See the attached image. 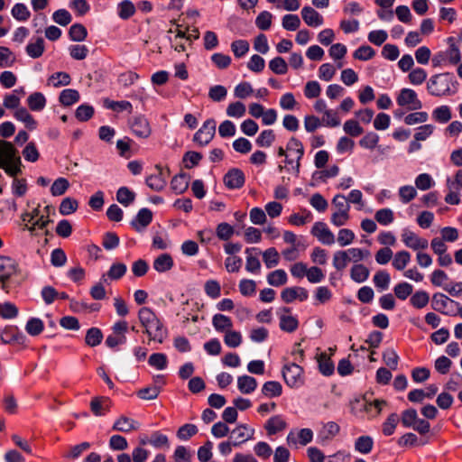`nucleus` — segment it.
I'll list each match as a JSON object with an SVG mask.
<instances>
[{"label":"nucleus","mask_w":462,"mask_h":462,"mask_svg":"<svg viewBox=\"0 0 462 462\" xmlns=\"http://www.w3.org/2000/svg\"><path fill=\"white\" fill-rule=\"evenodd\" d=\"M152 266L158 273L170 271L173 267V259L169 254H160L154 259Z\"/></svg>","instance_id":"nucleus-34"},{"label":"nucleus","mask_w":462,"mask_h":462,"mask_svg":"<svg viewBox=\"0 0 462 462\" xmlns=\"http://www.w3.org/2000/svg\"><path fill=\"white\" fill-rule=\"evenodd\" d=\"M245 106L240 101L230 103L226 107V115L230 117L240 118L245 115Z\"/></svg>","instance_id":"nucleus-62"},{"label":"nucleus","mask_w":462,"mask_h":462,"mask_svg":"<svg viewBox=\"0 0 462 462\" xmlns=\"http://www.w3.org/2000/svg\"><path fill=\"white\" fill-rule=\"evenodd\" d=\"M301 17L305 23L310 27H318L323 24V16L310 6H304L301 9Z\"/></svg>","instance_id":"nucleus-18"},{"label":"nucleus","mask_w":462,"mask_h":462,"mask_svg":"<svg viewBox=\"0 0 462 462\" xmlns=\"http://www.w3.org/2000/svg\"><path fill=\"white\" fill-rule=\"evenodd\" d=\"M254 430L253 429H248V427L245 424L238 425L236 429L232 430V435L236 436V439H239L236 442L233 443V446L237 447L240 444L245 442L248 439H253Z\"/></svg>","instance_id":"nucleus-31"},{"label":"nucleus","mask_w":462,"mask_h":462,"mask_svg":"<svg viewBox=\"0 0 462 462\" xmlns=\"http://www.w3.org/2000/svg\"><path fill=\"white\" fill-rule=\"evenodd\" d=\"M217 123L210 118L206 120L202 126L195 133L193 141L200 146H205L210 143L215 136Z\"/></svg>","instance_id":"nucleus-7"},{"label":"nucleus","mask_w":462,"mask_h":462,"mask_svg":"<svg viewBox=\"0 0 462 462\" xmlns=\"http://www.w3.org/2000/svg\"><path fill=\"white\" fill-rule=\"evenodd\" d=\"M282 393V386L277 381H268L262 387V393L268 398L278 397Z\"/></svg>","instance_id":"nucleus-38"},{"label":"nucleus","mask_w":462,"mask_h":462,"mask_svg":"<svg viewBox=\"0 0 462 462\" xmlns=\"http://www.w3.org/2000/svg\"><path fill=\"white\" fill-rule=\"evenodd\" d=\"M69 182L67 179L65 178H58L57 180H54V182L52 183L51 187V193L52 196H61L63 195L67 189H69Z\"/></svg>","instance_id":"nucleus-59"},{"label":"nucleus","mask_w":462,"mask_h":462,"mask_svg":"<svg viewBox=\"0 0 462 462\" xmlns=\"http://www.w3.org/2000/svg\"><path fill=\"white\" fill-rule=\"evenodd\" d=\"M350 257L348 253L345 251H337L333 255V266L337 271H343L346 266Z\"/></svg>","instance_id":"nucleus-57"},{"label":"nucleus","mask_w":462,"mask_h":462,"mask_svg":"<svg viewBox=\"0 0 462 462\" xmlns=\"http://www.w3.org/2000/svg\"><path fill=\"white\" fill-rule=\"evenodd\" d=\"M135 199V194L127 187H121L116 192L117 201L125 207L129 206Z\"/></svg>","instance_id":"nucleus-49"},{"label":"nucleus","mask_w":462,"mask_h":462,"mask_svg":"<svg viewBox=\"0 0 462 462\" xmlns=\"http://www.w3.org/2000/svg\"><path fill=\"white\" fill-rule=\"evenodd\" d=\"M160 392H161V388L159 386L151 385V386L140 389L136 393V395L142 400L151 401V400L156 399L158 397Z\"/></svg>","instance_id":"nucleus-54"},{"label":"nucleus","mask_w":462,"mask_h":462,"mask_svg":"<svg viewBox=\"0 0 462 462\" xmlns=\"http://www.w3.org/2000/svg\"><path fill=\"white\" fill-rule=\"evenodd\" d=\"M411 261V254L408 251L402 250L400 252H397L394 254V258L393 261V266L398 270L402 271L403 270L406 265Z\"/></svg>","instance_id":"nucleus-48"},{"label":"nucleus","mask_w":462,"mask_h":462,"mask_svg":"<svg viewBox=\"0 0 462 462\" xmlns=\"http://www.w3.org/2000/svg\"><path fill=\"white\" fill-rule=\"evenodd\" d=\"M130 127L134 134L139 138H148L152 134L150 124L143 116H134L130 121Z\"/></svg>","instance_id":"nucleus-12"},{"label":"nucleus","mask_w":462,"mask_h":462,"mask_svg":"<svg viewBox=\"0 0 462 462\" xmlns=\"http://www.w3.org/2000/svg\"><path fill=\"white\" fill-rule=\"evenodd\" d=\"M140 427V424L138 421L126 417V416H120L114 423L113 430L120 432H130L133 430H138Z\"/></svg>","instance_id":"nucleus-21"},{"label":"nucleus","mask_w":462,"mask_h":462,"mask_svg":"<svg viewBox=\"0 0 462 462\" xmlns=\"http://www.w3.org/2000/svg\"><path fill=\"white\" fill-rule=\"evenodd\" d=\"M78 201L75 199L68 197L61 201L59 210L62 216H68L74 213L78 209Z\"/></svg>","instance_id":"nucleus-55"},{"label":"nucleus","mask_w":462,"mask_h":462,"mask_svg":"<svg viewBox=\"0 0 462 462\" xmlns=\"http://www.w3.org/2000/svg\"><path fill=\"white\" fill-rule=\"evenodd\" d=\"M263 260L267 268L275 267L280 261V254L276 248L270 247L263 253Z\"/></svg>","instance_id":"nucleus-45"},{"label":"nucleus","mask_w":462,"mask_h":462,"mask_svg":"<svg viewBox=\"0 0 462 462\" xmlns=\"http://www.w3.org/2000/svg\"><path fill=\"white\" fill-rule=\"evenodd\" d=\"M46 102V97L41 92H33L27 98V105L32 111H42Z\"/></svg>","instance_id":"nucleus-35"},{"label":"nucleus","mask_w":462,"mask_h":462,"mask_svg":"<svg viewBox=\"0 0 462 462\" xmlns=\"http://www.w3.org/2000/svg\"><path fill=\"white\" fill-rule=\"evenodd\" d=\"M291 310L288 307L280 308L277 311L281 330L287 333H293L299 328V320L295 316L291 314Z\"/></svg>","instance_id":"nucleus-8"},{"label":"nucleus","mask_w":462,"mask_h":462,"mask_svg":"<svg viewBox=\"0 0 462 462\" xmlns=\"http://www.w3.org/2000/svg\"><path fill=\"white\" fill-rule=\"evenodd\" d=\"M287 150L291 152H295L297 154V160H296V165L294 167L296 175H299L300 173V160L302 159L304 155V147L302 143L295 138L291 137L288 143H287Z\"/></svg>","instance_id":"nucleus-25"},{"label":"nucleus","mask_w":462,"mask_h":462,"mask_svg":"<svg viewBox=\"0 0 462 462\" xmlns=\"http://www.w3.org/2000/svg\"><path fill=\"white\" fill-rule=\"evenodd\" d=\"M22 161L18 152L10 142L0 139V168L11 177L22 172Z\"/></svg>","instance_id":"nucleus-2"},{"label":"nucleus","mask_w":462,"mask_h":462,"mask_svg":"<svg viewBox=\"0 0 462 462\" xmlns=\"http://www.w3.org/2000/svg\"><path fill=\"white\" fill-rule=\"evenodd\" d=\"M319 372L325 375L329 376L334 373V365L329 357L326 354H321L319 359Z\"/></svg>","instance_id":"nucleus-64"},{"label":"nucleus","mask_w":462,"mask_h":462,"mask_svg":"<svg viewBox=\"0 0 462 462\" xmlns=\"http://www.w3.org/2000/svg\"><path fill=\"white\" fill-rule=\"evenodd\" d=\"M155 169L157 170V173L148 176L145 182L151 189L154 191H162L167 184V180L163 174V169L161 165L157 164Z\"/></svg>","instance_id":"nucleus-17"},{"label":"nucleus","mask_w":462,"mask_h":462,"mask_svg":"<svg viewBox=\"0 0 462 462\" xmlns=\"http://www.w3.org/2000/svg\"><path fill=\"white\" fill-rule=\"evenodd\" d=\"M152 211L144 208L139 210L136 217L131 222V225L137 232H141L152 222Z\"/></svg>","instance_id":"nucleus-22"},{"label":"nucleus","mask_w":462,"mask_h":462,"mask_svg":"<svg viewBox=\"0 0 462 462\" xmlns=\"http://www.w3.org/2000/svg\"><path fill=\"white\" fill-rule=\"evenodd\" d=\"M15 62V56L7 47L0 46V67H12Z\"/></svg>","instance_id":"nucleus-60"},{"label":"nucleus","mask_w":462,"mask_h":462,"mask_svg":"<svg viewBox=\"0 0 462 462\" xmlns=\"http://www.w3.org/2000/svg\"><path fill=\"white\" fill-rule=\"evenodd\" d=\"M391 277L390 274L383 270L378 271L373 279L374 286L380 291H385L389 288Z\"/></svg>","instance_id":"nucleus-46"},{"label":"nucleus","mask_w":462,"mask_h":462,"mask_svg":"<svg viewBox=\"0 0 462 462\" xmlns=\"http://www.w3.org/2000/svg\"><path fill=\"white\" fill-rule=\"evenodd\" d=\"M288 281L287 273L282 269L271 272L267 275V282L270 285L279 287L284 285Z\"/></svg>","instance_id":"nucleus-41"},{"label":"nucleus","mask_w":462,"mask_h":462,"mask_svg":"<svg viewBox=\"0 0 462 462\" xmlns=\"http://www.w3.org/2000/svg\"><path fill=\"white\" fill-rule=\"evenodd\" d=\"M70 81V76L67 72H55L49 77L48 85L60 88L69 85Z\"/></svg>","instance_id":"nucleus-40"},{"label":"nucleus","mask_w":462,"mask_h":462,"mask_svg":"<svg viewBox=\"0 0 462 462\" xmlns=\"http://www.w3.org/2000/svg\"><path fill=\"white\" fill-rule=\"evenodd\" d=\"M396 101L400 106H408L410 110H419L422 107V103L418 98L417 93L411 88H402Z\"/></svg>","instance_id":"nucleus-9"},{"label":"nucleus","mask_w":462,"mask_h":462,"mask_svg":"<svg viewBox=\"0 0 462 462\" xmlns=\"http://www.w3.org/2000/svg\"><path fill=\"white\" fill-rule=\"evenodd\" d=\"M18 272L17 262L5 255H0V280H9Z\"/></svg>","instance_id":"nucleus-16"},{"label":"nucleus","mask_w":462,"mask_h":462,"mask_svg":"<svg viewBox=\"0 0 462 462\" xmlns=\"http://www.w3.org/2000/svg\"><path fill=\"white\" fill-rule=\"evenodd\" d=\"M448 42L450 43L446 51H441L434 54L431 63L434 68L447 65H457L461 60L459 48L453 42L454 39L449 37Z\"/></svg>","instance_id":"nucleus-4"},{"label":"nucleus","mask_w":462,"mask_h":462,"mask_svg":"<svg viewBox=\"0 0 462 462\" xmlns=\"http://www.w3.org/2000/svg\"><path fill=\"white\" fill-rule=\"evenodd\" d=\"M297 439H299L300 445L306 446L312 441L313 432L310 429H301L297 437L292 432H290L287 436V443L289 445H295L298 442Z\"/></svg>","instance_id":"nucleus-24"},{"label":"nucleus","mask_w":462,"mask_h":462,"mask_svg":"<svg viewBox=\"0 0 462 462\" xmlns=\"http://www.w3.org/2000/svg\"><path fill=\"white\" fill-rule=\"evenodd\" d=\"M312 219V214L310 211L304 209L302 211V214L294 213L290 216L289 217V223L293 226H303L307 222H310Z\"/></svg>","instance_id":"nucleus-58"},{"label":"nucleus","mask_w":462,"mask_h":462,"mask_svg":"<svg viewBox=\"0 0 462 462\" xmlns=\"http://www.w3.org/2000/svg\"><path fill=\"white\" fill-rule=\"evenodd\" d=\"M340 431V427L334 421L324 423L318 433V439L321 443L332 440Z\"/></svg>","instance_id":"nucleus-19"},{"label":"nucleus","mask_w":462,"mask_h":462,"mask_svg":"<svg viewBox=\"0 0 462 462\" xmlns=\"http://www.w3.org/2000/svg\"><path fill=\"white\" fill-rule=\"evenodd\" d=\"M148 364L158 370H163L168 365L167 356L163 353L152 354L148 359Z\"/></svg>","instance_id":"nucleus-53"},{"label":"nucleus","mask_w":462,"mask_h":462,"mask_svg":"<svg viewBox=\"0 0 462 462\" xmlns=\"http://www.w3.org/2000/svg\"><path fill=\"white\" fill-rule=\"evenodd\" d=\"M110 409V401L106 397H94L90 402V410L96 416H103Z\"/></svg>","instance_id":"nucleus-26"},{"label":"nucleus","mask_w":462,"mask_h":462,"mask_svg":"<svg viewBox=\"0 0 462 462\" xmlns=\"http://www.w3.org/2000/svg\"><path fill=\"white\" fill-rule=\"evenodd\" d=\"M249 42L245 40H236L231 43V50L236 58H242L249 51Z\"/></svg>","instance_id":"nucleus-61"},{"label":"nucleus","mask_w":462,"mask_h":462,"mask_svg":"<svg viewBox=\"0 0 462 462\" xmlns=\"http://www.w3.org/2000/svg\"><path fill=\"white\" fill-rule=\"evenodd\" d=\"M332 205L336 210L332 214L330 221L336 226H341L349 220L350 205L346 201V198L342 194L336 195L332 199Z\"/></svg>","instance_id":"nucleus-5"},{"label":"nucleus","mask_w":462,"mask_h":462,"mask_svg":"<svg viewBox=\"0 0 462 462\" xmlns=\"http://www.w3.org/2000/svg\"><path fill=\"white\" fill-rule=\"evenodd\" d=\"M258 249L255 247L246 248L245 253L246 254L245 269L252 273H259L261 270V263L257 255H253V252L257 253Z\"/></svg>","instance_id":"nucleus-30"},{"label":"nucleus","mask_w":462,"mask_h":462,"mask_svg":"<svg viewBox=\"0 0 462 462\" xmlns=\"http://www.w3.org/2000/svg\"><path fill=\"white\" fill-rule=\"evenodd\" d=\"M237 387L242 393L249 394L256 389L257 381L252 376L242 375L237 378Z\"/></svg>","instance_id":"nucleus-33"},{"label":"nucleus","mask_w":462,"mask_h":462,"mask_svg":"<svg viewBox=\"0 0 462 462\" xmlns=\"http://www.w3.org/2000/svg\"><path fill=\"white\" fill-rule=\"evenodd\" d=\"M190 177L184 172L175 175L171 181V189L176 194H181L187 190Z\"/></svg>","instance_id":"nucleus-27"},{"label":"nucleus","mask_w":462,"mask_h":462,"mask_svg":"<svg viewBox=\"0 0 462 462\" xmlns=\"http://www.w3.org/2000/svg\"><path fill=\"white\" fill-rule=\"evenodd\" d=\"M452 84V74L448 72L439 73L430 77L427 82V90L431 96L443 97L452 93L450 88Z\"/></svg>","instance_id":"nucleus-3"},{"label":"nucleus","mask_w":462,"mask_h":462,"mask_svg":"<svg viewBox=\"0 0 462 462\" xmlns=\"http://www.w3.org/2000/svg\"><path fill=\"white\" fill-rule=\"evenodd\" d=\"M402 241L407 247L415 251L420 249H426L429 246V242L427 239L420 237L414 232L408 229H404L402 231Z\"/></svg>","instance_id":"nucleus-13"},{"label":"nucleus","mask_w":462,"mask_h":462,"mask_svg":"<svg viewBox=\"0 0 462 462\" xmlns=\"http://www.w3.org/2000/svg\"><path fill=\"white\" fill-rule=\"evenodd\" d=\"M0 338L4 344L23 346L26 341V337L14 326L5 327L0 334Z\"/></svg>","instance_id":"nucleus-11"},{"label":"nucleus","mask_w":462,"mask_h":462,"mask_svg":"<svg viewBox=\"0 0 462 462\" xmlns=\"http://www.w3.org/2000/svg\"><path fill=\"white\" fill-rule=\"evenodd\" d=\"M14 116L18 121L23 122L25 127L29 130H34L37 127L36 120L25 107H20L16 109V111L14 114Z\"/></svg>","instance_id":"nucleus-32"},{"label":"nucleus","mask_w":462,"mask_h":462,"mask_svg":"<svg viewBox=\"0 0 462 462\" xmlns=\"http://www.w3.org/2000/svg\"><path fill=\"white\" fill-rule=\"evenodd\" d=\"M394 295L401 300H405L413 291V286L406 282L396 284L393 288Z\"/></svg>","instance_id":"nucleus-50"},{"label":"nucleus","mask_w":462,"mask_h":462,"mask_svg":"<svg viewBox=\"0 0 462 462\" xmlns=\"http://www.w3.org/2000/svg\"><path fill=\"white\" fill-rule=\"evenodd\" d=\"M270 69L278 75H283L288 70V65L285 60L282 57H275L269 62Z\"/></svg>","instance_id":"nucleus-63"},{"label":"nucleus","mask_w":462,"mask_h":462,"mask_svg":"<svg viewBox=\"0 0 462 462\" xmlns=\"http://www.w3.org/2000/svg\"><path fill=\"white\" fill-rule=\"evenodd\" d=\"M430 301L429 293L425 291H418L411 295L410 299L411 304L416 309H422L428 305Z\"/></svg>","instance_id":"nucleus-47"},{"label":"nucleus","mask_w":462,"mask_h":462,"mask_svg":"<svg viewBox=\"0 0 462 462\" xmlns=\"http://www.w3.org/2000/svg\"><path fill=\"white\" fill-rule=\"evenodd\" d=\"M282 377L291 388H299L304 383L303 368L296 363L284 365Z\"/></svg>","instance_id":"nucleus-6"},{"label":"nucleus","mask_w":462,"mask_h":462,"mask_svg":"<svg viewBox=\"0 0 462 462\" xmlns=\"http://www.w3.org/2000/svg\"><path fill=\"white\" fill-rule=\"evenodd\" d=\"M103 339V334L97 328H91L87 331L85 341L89 346H98Z\"/></svg>","instance_id":"nucleus-52"},{"label":"nucleus","mask_w":462,"mask_h":462,"mask_svg":"<svg viewBox=\"0 0 462 462\" xmlns=\"http://www.w3.org/2000/svg\"><path fill=\"white\" fill-rule=\"evenodd\" d=\"M80 96L78 90L66 88L62 90L59 97V101L65 106H72L79 101Z\"/></svg>","instance_id":"nucleus-37"},{"label":"nucleus","mask_w":462,"mask_h":462,"mask_svg":"<svg viewBox=\"0 0 462 462\" xmlns=\"http://www.w3.org/2000/svg\"><path fill=\"white\" fill-rule=\"evenodd\" d=\"M311 235L323 245H331L335 243V236L324 222H316L311 228Z\"/></svg>","instance_id":"nucleus-10"},{"label":"nucleus","mask_w":462,"mask_h":462,"mask_svg":"<svg viewBox=\"0 0 462 462\" xmlns=\"http://www.w3.org/2000/svg\"><path fill=\"white\" fill-rule=\"evenodd\" d=\"M212 324L217 331L226 332L233 327L232 320L229 317L223 314H216L213 316Z\"/></svg>","instance_id":"nucleus-39"},{"label":"nucleus","mask_w":462,"mask_h":462,"mask_svg":"<svg viewBox=\"0 0 462 462\" xmlns=\"http://www.w3.org/2000/svg\"><path fill=\"white\" fill-rule=\"evenodd\" d=\"M374 447V440L370 436H361L355 442V449L361 454H368Z\"/></svg>","instance_id":"nucleus-42"},{"label":"nucleus","mask_w":462,"mask_h":462,"mask_svg":"<svg viewBox=\"0 0 462 462\" xmlns=\"http://www.w3.org/2000/svg\"><path fill=\"white\" fill-rule=\"evenodd\" d=\"M400 418L397 413H391L382 425V432L384 436H391L394 433Z\"/></svg>","instance_id":"nucleus-44"},{"label":"nucleus","mask_w":462,"mask_h":462,"mask_svg":"<svg viewBox=\"0 0 462 462\" xmlns=\"http://www.w3.org/2000/svg\"><path fill=\"white\" fill-rule=\"evenodd\" d=\"M287 427V423L281 415L271 417L265 423L264 429L268 435H274L277 432L283 430Z\"/></svg>","instance_id":"nucleus-28"},{"label":"nucleus","mask_w":462,"mask_h":462,"mask_svg":"<svg viewBox=\"0 0 462 462\" xmlns=\"http://www.w3.org/2000/svg\"><path fill=\"white\" fill-rule=\"evenodd\" d=\"M223 180L228 189H235L243 187L245 179L240 169L233 168L225 174Z\"/></svg>","instance_id":"nucleus-15"},{"label":"nucleus","mask_w":462,"mask_h":462,"mask_svg":"<svg viewBox=\"0 0 462 462\" xmlns=\"http://www.w3.org/2000/svg\"><path fill=\"white\" fill-rule=\"evenodd\" d=\"M69 35L74 42H82L87 38L88 32L83 24L75 23L69 28Z\"/></svg>","instance_id":"nucleus-51"},{"label":"nucleus","mask_w":462,"mask_h":462,"mask_svg":"<svg viewBox=\"0 0 462 462\" xmlns=\"http://www.w3.org/2000/svg\"><path fill=\"white\" fill-rule=\"evenodd\" d=\"M44 328V325L42 319L38 318L30 319L25 326V330L31 336H38L40 335Z\"/></svg>","instance_id":"nucleus-56"},{"label":"nucleus","mask_w":462,"mask_h":462,"mask_svg":"<svg viewBox=\"0 0 462 462\" xmlns=\"http://www.w3.org/2000/svg\"><path fill=\"white\" fill-rule=\"evenodd\" d=\"M439 391L435 384H430L427 390L415 389L408 393V400L412 402H421L425 398L431 399Z\"/></svg>","instance_id":"nucleus-20"},{"label":"nucleus","mask_w":462,"mask_h":462,"mask_svg":"<svg viewBox=\"0 0 462 462\" xmlns=\"http://www.w3.org/2000/svg\"><path fill=\"white\" fill-rule=\"evenodd\" d=\"M118 16L123 20L131 18L136 11L134 5L130 0H124L118 4Z\"/></svg>","instance_id":"nucleus-43"},{"label":"nucleus","mask_w":462,"mask_h":462,"mask_svg":"<svg viewBox=\"0 0 462 462\" xmlns=\"http://www.w3.org/2000/svg\"><path fill=\"white\" fill-rule=\"evenodd\" d=\"M308 291L303 287H287L282 290L281 298L285 303H291L295 300L304 301L308 299Z\"/></svg>","instance_id":"nucleus-14"},{"label":"nucleus","mask_w":462,"mask_h":462,"mask_svg":"<svg viewBox=\"0 0 462 462\" xmlns=\"http://www.w3.org/2000/svg\"><path fill=\"white\" fill-rule=\"evenodd\" d=\"M45 51V42L42 37L32 39L27 44L25 51L27 55L32 59L40 58Z\"/></svg>","instance_id":"nucleus-23"},{"label":"nucleus","mask_w":462,"mask_h":462,"mask_svg":"<svg viewBox=\"0 0 462 462\" xmlns=\"http://www.w3.org/2000/svg\"><path fill=\"white\" fill-rule=\"evenodd\" d=\"M369 269L362 263L355 264L350 270V277L356 282L361 283L369 277Z\"/></svg>","instance_id":"nucleus-36"},{"label":"nucleus","mask_w":462,"mask_h":462,"mask_svg":"<svg viewBox=\"0 0 462 462\" xmlns=\"http://www.w3.org/2000/svg\"><path fill=\"white\" fill-rule=\"evenodd\" d=\"M138 319L144 328L143 332L148 336L149 341L163 343L168 337V330L151 308H141L138 311Z\"/></svg>","instance_id":"nucleus-1"},{"label":"nucleus","mask_w":462,"mask_h":462,"mask_svg":"<svg viewBox=\"0 0 462 462\" xmlns=\"http://www.w3.org/2000/svg\"><path fill=\"white\" fill-rule=\"evenodd\" d=\"M453 303H455L453 300L449 299L443 293L438 292L435 293L432 297L431 307L438 312L447 314L448 312L446 311V309L449 304Z\"/></svg>","instance_id":"nucleus-29"}]
</instances>
